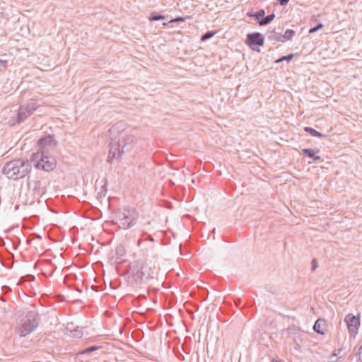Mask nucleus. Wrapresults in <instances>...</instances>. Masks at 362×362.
<instances>
[{
  "label": "nucleus",
  "mask_w": 362,
  "mask_h": 362,
  "mask_svg": "<svg viewBox=\"0 0 362 362\" xmlns=\"http://www.w3.org/2000/svg\"><path fill=\"white\" fill-rule=\"evenodd\" d=\"M299 346V344H297V346L296 347V349H298Z\"/></svg>",
  "instance_id": "38"
},
{
  "label": "nucleus",
  "mask_w": 362,
  "mask_h": 362,
  "mask_svg": "<svg viewBox=\"0 0 362 362\" xmlns=\"http://www.w3.org/2000/svg\"><path fill=\"white\" fill-rule=\"evenodd\" d=\"M31 170L28 159L17 158L7 162L2 168V173L8 179L17 180L25 177Z\"/></svg>",
  "instance_id": "1"
},
{
  "label": "nucleus",
  "mask_w": 362,
  "mask_h": 362,
  "mask_svg": "<svg viewBox=\"0 0 362 362\" xmlns=\"http://www.w3.org/2000/svg\"><path fill=\"white\" fill-rule=\"evenodd\" d=\"M299 346V344H297V346L296 347V349H298Z\"/></svg>",
  "instance_id": "37"
},
{
  "label": "nucleus",
  "mask_w": 362,
  "mask_h": 362,
  "mask_svg": "<svg viewBox=\"0 0 362 362\" xmlns=\"http://www.w3.org/2000/svg\"><path fill=\"white\" fill-rule=\"evenodd\" d=\"M326 321L323 319H318L315 321L313 329L320 334H325Z\"/></svg>",
  "instance_id": "12"
},
{
  "label": "nucleus",
  "mask_w": 362,
  "mask_h": 362,
  "mask_svg": "<svg viewBox=\"0 0 362 362\" xmlns=\"http://www.w3.org/2000/svg\"><path fill=\"white\" fill-rule=\"evenodd\" d=\"M112 141L110 144L109 155L107 158V161L110 163H112L115 159H119L122 154L125 152L122 151L120 142H118L117 139H114V137H112Z\"/></svg>",
  "instance_id": "6"
},
{
  "label": "nucleus",
  "mask_w": 362,
  "mask_h": 362,
  "mask_svg": "<svg viewBox=\"0 0 362 362\" xmlns=\"http://www.w3.org/2000/svg\"><path fill=\"white\" fill-rule=\"evenodd\" d=\"M215 34V32H213V31H208L206 32V33H204L202 37H201V40L202 41H205L206 40H209L210 39L211 37H212Z\"/></svg>",
  "instance_id": "23"
},
{
  "label": "nucleus",
  "mask_w": 362,
  "mask_h": 362,
  "mask_svg": "<svg viewBox=\"0 0 362 362\" xmlns=\"http://www.w3.org/2000/svg\"><path fill=\"white\" fill-rule=\"evenodd\" d=\"M322 27H323L322 23H319L317 26L310 29L309 33H314L317 32L318 30H320V28H322Z\"/></svg>",
  "instance_id": "27"
},
{
  "label": "nucleus",
  "mask_w": 362,
  "mask_h": 362,
  "mask_svg": "<svg viewBox=\"0 0 362 362\" xmlns=\"http://www.w3.org/2000/svg\"><path fill=\"white\" fill-rule=\"evenodd\" d=\"M30 116V115L29 110H27L22 105H21L18 108V112L16 113V122L18 124L21 123Z\"/></svg>",
  "instance_id": "11"
},
{
  "label": "nucleus",
  "mask_w": 362,
  "mask_h": 362,
  "mask_svg": "<svg viewBox=\"0 0 362 362\" xmlns=\"http://www.w3.org/2000/svg\"><path fill=\"white\" fill-rule=\"evenodd\" d=\"M8 62L6 60L0 59V71L7 66Z\"/></svg>",
  "instance_id": "29"
},
{
  "label": "nucleus",
  "mask_w": 362,
  "mask_h": 362,
  "mask_svg": "<svg viewBox=\"0 0 362 362\" xmlns=\"http://www.w3.org/2000/svg\"><path fill=\"white\" fill-rule=\"evenodd\" d=\"M293 54H288V55H287V56H284V57H282L281 58H280L279 59H278V60L276 61V62H283V61H284V60L290 61V60H291V59H293Z\"/></svg>",
  "instance_id": "25"
},
{
  "label": "nucleus",
  "mask_w": 362,
  "mask_h": 362,
  "mask_svg": "<svg viewBox=\"0 0 362 362\" xmlns=\"http://www.w3.org/2000/svg\"><path fill=\"white\" fill-rule=\"evenodd\" d=\"M275 18L274 13L267 16L259 21V25L261 26L267 25L270 23Z\"/></svg>",
  "instance_id": "19"
},
{
  "label": "nucleus",
  "mask_w": 362,
  "mask_h": 362,
  "mask_svg": "<svg viewBox=\"0 0 362 362\" xmlns=\"http://www.w3.org/2000/svg\"><path fill=\"white\" fill-rule=\"evenodd\" d=\"M288 1L289 0H279V4L281 6H285L288 4Z\"/></svg>",
  "instance_id": "32"
},
{
  "label": "nucleus",
  "mask_w": 362,
  "mask_h": 362,
  "mask_svg": "<svg viewBox=\"0 0 362 362\" xmlns=\"http://www.w3.org/2000/svg\"><path fill=\"white\" fill-rule=\"evenodd\" d=\"M304 131L305 132L308 133L309 134H310L312 136H315V137H325L326 136V135L316 131L315 129H314L313 128L310 127H305Z\"/></svg>",
  "instance_id": "17"
},
{
  "label": "nucleus",
  "mask_w": 362,
  "mask_h": 362,
  "mask_svg": "<svg viewBox=\"0 0 362 362\" xmlns=\"http://www.w3.org/2000/svg\"><path fill=\"white\" fill-rule=\"evenodd\" d=\"M37 144L42 148V151L47 153L49 148H53L57 146V142L52 136L47 135L38 139Z\"/></svg>",
  "instance_id": "8"
},
{
  "label": "nucleus",
  "mask_w": 362,
  "mask_h": 362,
  "mask_svg": "<svg viewBox=\"0 0 362 362\" xmlns=\"http://www.w3.org/2000/svg\"><path fill=\"white\" fill-rule=\"evenodd\" d=\"M30 161L34 163L35 167L47 172L53 170L57 165L55 158L47 155L45 151L33 153L30 156Z\"/></svg>",
  "instance_id": "4"
},
{
  "label": "nucleus",
  "mask_w": 362,
  "mask_h": 362,
  "mask_svg": "<svg viewBox=\"0 0 362 362\" xmlns=\"http://www.w3.org/2000/svg\"><path fill=\"white\" fill-rule=\"evenodd\" d=\"M295 33H296L294 30H293L291 29H287L285 31L284 35H282L283 42H285L286 40H291L293 38V37L294 36Z\"/></svg>",
  "instance_id": "20"
},
{
  "label": "nucleus",
  "mask_w": 362,
  "mask_h": 362,
  "mask_svg": "<svg viewBox=\"0 0 362 362\" xmlns=\"http://www.w3.org/2000/svg\"><path fill=\"white\" fill-rule=\"evenodd\" d=\"M344 322L347 325L349 331L356 335L360 326V316L356 317L352 314H348L344 318Z\"/></svg>",
  "instance_id": "7"
},
{
  "label": "nucleus",
  "mask_w": 362,
  "mask_h": 362,
  "mask_svg": "<svg viewBox=\"0 0 362 362\" xmlns=\"http://www.w3.org/2000/svg\"><path fill=\"white\" fill-rule=\"evenodd\" d=\"M139 216L134 209H119L115 213V221L119 228L127 230L136 225Z\"/></svg>",
  "instance_id": "3"
},
{
  "label": "nucleus",
  "mask_w": 362,
  "mask_h": 362,
  "mask_svg": "<svg viewBox=\"0 0 362 362\" xmlns=\"http://www.w3.org/2000/svg\"><path fill=\"white\" fill-rule=\"evenodd\" d=\"M137 268L141 269V272L142 273L144 279H147L149 278L151 276L150 269L146 262L139 261V267H137Z\"/></svg>",
  "instance_id": "14"
},
{
  "label": "nucleus",
  "mask_w": 362,
  "mask_h": 362,
  "mask_svg": "<svg viewBox=\"0 0 362 362\" xmlns=\"http://www.w3.org/2000/svg\"><path fill=\"white\" fill-rule=\"evenodd\" d=\"M264 38L260 33H253L247 35L246 43L252 47L254 45L262 46Z\"/></svg>",
  "instance_id": "9"
},
{
  "label": "nucleus",
  "mask_w": 362,
  "mask_h": 362,
  "mask_svg": "<svg viewBox=\"0 0 362 362\" xmlns=\"http://www.w3.org/2000/svg\"><path fill=\"white\" fill-rule=\"evenodd\" d=\"M126 126L123 122H117L110 129L109 132L114 139L121 143L122 151H129L134 147L136 139L134 135L127 134Z\"/></svg>",
  "instance_id": "2"
},
{
  "label": "nucleus",
  "mask_w": 362,
  "mask_h": 362,
  "mask_svg": "<svg viewBox=\"0 0 362 362\" xmlns=\"http://www.w3.org/2000/svg\"><path fill=\"white\" fill-rule=\"evenodd\" d=\"M38 315L33 312H28L22 319L19 333L21 337H25L34 331L39 325Z\"/></svg>",
  "instance_id": "5"
},
{
  "label": "nucleus",
  "mask_w": 362,
  "mask_h": 362,
  "mask_svg": "<svg viewBox=\"0 0 362 362\" xmlns=\"http://www.w3.org/2000/svg\"><path fill=\"white\" fill-rule=\"evenodd\" d=\"M342 349H337V350H335L334 354H333V356H337L338 355L340 354V353L341 352Z\"/></svg>",
  "instance_id": "33"
},
{
  "label": "nucleus",
  "mask_w": 362,
  "mask_h": 362,
  "mask_svg": "<svg viewBox=\"0 0 362 362\" xmlns=\"http://www.w3.org/2000/svg\"><path fill=\"white\" fill-rule=\"evenodd\" d=\"M165 18V16L158 14V13H152L151 16L148 17V20L150 21H156L163 20Z\"/></svg>",
  "instance_id": "21"
},
{
  "label": "nucleus",
  "mask_w": 362,
  "mask_h": 362,
  "mask_svg": "<svg viewBox=\"0 0 362 362\" xmlns=\"http://www.w3.org/2000/svg\"><path fill=\"white\" fill-rule=\"evenodd\" d=\"M182 21H184V18H183L177 17L176 18L170 20L168 23H163V25H166L168 23H177V22H182Z\"/></svg>",
  "instance_id": "26"
},
{
  "label": "nucleus",
  "mask_w": 362,
  "mask_h": 362,
  "mask_svg": "<svg viewBox=\"0 0 362 362\" xmlns=\"http://www.w3.org/2000/svg\"><path fill=\"white\" fill-rule=\"evenodd\" d=\"M312 270H315L317 267V262L315 259H313L312 261Z\"/></svg>",
  "instance_id": "31"
},
{
  "label": "nucleus",
  "mask_w": 362,
  "mask_h": 362,
  "mask_svg": "<svg viewBox=\"0 0 362 362\" xmlns=\"http://www.w3.org/2000/svg\"><path fill=\"white\" fill-rule=\"evenodd\" d=\"M33 185H34L33 190L34 191H37L38 194H40V185H41L40 182V181H35Z\"/></svg>",
  "instance_id": "28"
},
{
  "label": "nucleus",
  "mask_w": 362,
  "mask_h": 362,
  "mask_svg": "<svg viewBox=\"0 0 362 362\" xmlns=\"http://www.w3.org/2000/svg\"><path fill=\"white\" fill-rule=\"evenodd\" d=\"M22 106L27 110H29L30 115H31L39 107L37 100L35 99H30L26 104L22 105Z\"/></svg>",
  "instance_id": "13"
},
{
  "label": "nucleus",
  "mask_w": 362,
  "mask_h": 362,
  "mask_svg": "<svg viewBox=\"0 0 362 362\" xmlns=\"http://www.w3.org/2000/svg\"><path fill=\"white\" fill-rule=\"evenodd\" d=\"M139 267V261H136L132 264L130 266V275L132 276V278L133 279V281L136 284L141 283L144 278V276L142 275L141 269L137 268Z\"/></svg>",
  "instance_id": "10"
},
{
  "label": "nucleus",
  "mask_w": 362,
  "mask_h": 362,
  "mask_svg": "<svg viewBox=\"0 0 362 362\" xmlns=\"http://www.w3.org/2000/svg\"><path fill=\"white\" fill-rule=\"evenodd\" d=\"M149 240L151 243H153L154 241V240H153V238H152L151 235H147V238H140V239L138 240L137 245L138 246H141L143 242H146L148 244L144 247V250H148L150 247H152V245L149 247Z\"/></svg>",
  "instance_id": "18"
},
{
  "label": "nucleus",
  "mask_w": 362,
  "mask_h": 362,
  "mask_svg": "<svg viewBox=\"0 0 362 362\" xmlns=\"http://www.w3.org/2000/svg\"><path fill=\"white\" fill-rule=\"evenodd\" d=\"M267 37L270 41L283 42L282 35L275 31V30L269 31Z\"/></svg>",
  "instance_id": "15"
},
{
  "label": "nucleus",
  "mask_w": 362,
  "mask_h": 362,
  "mask_svg": "<svg viewBox=\"0 0 362 362\" xmlns=\"http://www.w3.org/2000/svg\"><path fill=\"white\" fill-rule=\"evenodd\" d=\"M100 349V346H90V347H88V348H86L85 349H83L80 354H88V353H90V352H93L94 351H96L98 349Z\"/></svg>",
  "instance_id": "22"
},
{
  "label": "nucleus",
  "mask_w": 362,
  "mask_h": 362,
  "mask_svg": "<svg viewBox=\"0 0 362 362\" xmlns=\"http://www.w3.org/2000/svg\"><path fill=\"white\" fill-rule=\"evenodd\" d=\"M356 357L358 360L362 361V346L359 348L356 354Z\"/></svg>",
  "instance_id": "30"
},
{
  "label": "nucleus",
  "mask_w": 362,
  "mask_h": 362,
  "mask_svg": "<svg viewBox=\"0 0 362 362\" xmlns=\"http://www.w3.org/2000/svg\"><path fill=\"white\" fill-rule=\"evenodd\" d=\"M265 15V11L263 9L259 10L257 12L255 13V19L259 22L261 18H264Z\"/></svg>",
  "instance_id": "24"
},
{
  "label": "nucleus",
  "mask_w": 362,
  "mask_h": 362,
  "mask_svg": "<svg viewBox=\"0 0 362 362\" xmlns=\"http://www.w3.org/2000/svg\"><path fill=\"white\" fill-rule=\"evenodd\" d=\"M247 15L250 17H255V13H247Z\"/></svg>",
  "instance_id": "35"
},
{
  "label": "nucleus",
  "mask_w": 362,
  "mask_h": 362,
  "mask_svg": "<svg viewBox=\"0 0 362 362\" xmlns=\"http://www.w3.org/2000/svg\"><path fill=\"white\" fill-rule=\"evenodd\" d=\"M28 281H33L35 279V276L33 275H29V276H28Z\"/></svg>",
  "instance_id": "34"
},
{
  "label": "nucleus",
  "mask_w": 362,
  "mask_h": 362,
  "mask_svg": "<svg viewBox=\"0 0 362 362\" xmlns=\"http://www.w3.org/2000/svg\"><path fill=\"white\" fill-rule=\"evenodd\" d=\"M272 362H281V361L279 360H275V359H273L272 360Z\"/></svg>",
  "instance_id": "36"
},
{
  "label": "nucleus",
  "mask_w": 362,
  "mask_h": 362,
  "mask_svg": "<svg viewBox=\"0 0 362 362\" xmlns=\"http://www.w3.org/2000/svg\"><path fill=\"white\" fill-rule=\"evenodd\" d=\"M303 154L305 156L312 158L314 160H321V157L319 156H315V150L312 148H303L302 150Z\"/></svg>",
  "instance_id": "16"
},
{
  "label": "nucleus",
  "mask_w": 362,
  "mask_h": 362,
  "mask_svg": "<svg viewBox=\"0 0 362 362\" xmlns=\"http://www.w3.org/2000/svg\"><path fill=\"white\" fill-rule=\"evenodd\" d=\"M299 346V344H297V346L296 347V349H298Z\"/></svg>",
  "instance_id": "39"
}]
</instances>
